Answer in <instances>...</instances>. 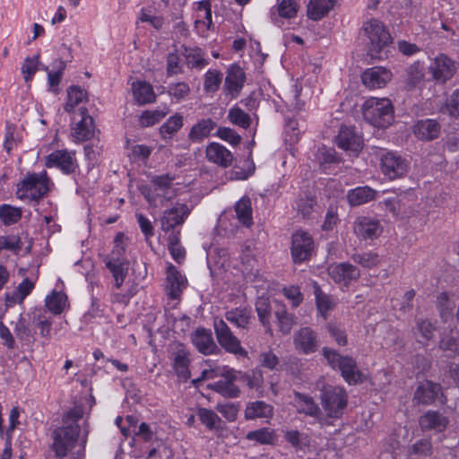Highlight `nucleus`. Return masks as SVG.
I'll return each mask as SVG.
<instances>
[{"label":"nucleus","instance_id":"32","mask_svg":"<svg viewBox=\"0 0 459 459\" xmlns=\"http://www.w3.org/2000/svg\"><path fill=\"white\" fill-rule=\"evenodd\" d=\"M433 446L430 438L417 440L408 447V459H431Z\"/></svg>","mask_w":459,"mask_h":459},{"label":"nucleus","instance_id":"7","mask_svg":"<svg viewBox=\"0 0 459 459\" xmlns=\"http://www.w3.org/2000/svg\"><path fill=\"white\" fill-rule=\"evenodd\" d=\"M220 379L212 384H210L208 387L220 394L225 398H237L240 394V389L237 383H238V371L224 367L219 369Z\"/></svg>","mask_w":459,"mask_h":459},{"label":"nucleus","instance_id":"57","mask_svg":"<svg viewBox=\"0 0 459 459\" xmlns=\"http://www.w3.org/2000/svg\"><path fill=\"white\" fill-rule=\"evenodd\" d=\"M66 67V62H60L59 71H50L48 66H44L43 70L48 74V82L51 90L55 93H58V85L60 84L62 75Z\"/></svg>","mask_w":459,"mask_h":459},{"label":"nucleus","instance_id":"48","mask_svg":"<svg viewBox=\"0 0 459 459\" xmlns=\"http://www.w3.org/2000/svg\"><path fill=\"white\" fill-rule=\"evenodd\" d=\"M67 297L62 292L53 291L46 297V307L51 313L60 315L64 311Z\"/></svg>","mask_w":459,"mask_h":459},{"label":"nucleus","instance_id":"63","mask_svg":"<svg viewBox=\"0 0 459 459\" xmlns=\"http://www.w3.org/2000/svg\"><path fill=\"white\" fill-rule=\"evenodd\" d=\"M318 160L321 165L337 164L341 161V158L333 148L323 147L318 150Z\"/></svg>","mask_w":459,"mask_h":459},{"label":"nucleus","instance_id":"46","mask_svg":"<svg viewBox=\"0 0 459 459\" xmlns=\"http://www.w3.org/2000/svg\"><path fill=\"white\" fill-rule=\"evenodd\" d=\"M246 439L255 441L260 445H272L275 439V434L269 428H261L247 433Z\"/></svg>","mask_w":459,"mask_h":459},{"label":"nucleus","instance_id":"38","mask_svg":"<svg viewBox=\"0 0 459 459\" xmlns=\"http://www.w3.org/2000/svg\"><path fill=\"white\" fill-rule=\"evenodd\" d=\"M106 267L108 269V271L111 273L114 280H115V287L116 289H120L123 285L125 279L128 273L129 270V262H110L109 260H107V262H104Z\"/></svg>","mask_w":459,"mask_h":459},{"label":"nucleus","instance_id":"37","mask_svg":"<svg viewBox=\"0 0 459 459\" xmlns=\"http://www.w3.org/2000/svg\"><path fill=\"white\" fill-rule=\"evenodd\" d=\"M183 55L186 57V65L189 68L203 69L208 65L207 60L204 59V53L201 48L184 47Z\"/></svg>","mask_w":459,"mask_h":459},{"label":"nucleus","instance_id":"18","mask_svg":"<svg viewBox=\"0 0 459 459\" xmlns=\"http://www.w3.org/2000/svg\"><path fill=\"white\" fill-rule=\"evenodd\" d=\"M294 397L297 402L296 409L298 413L312 417L321 425L326 423V419L312 396L304 393L294 392Z\"/></svg>","mask_w":459,"mask_h":459},{"label":"nucleus","instance_id":"51","mask_svg":"<svg viewBox=\"0 0 459 459\" xmlns=\"http://www.w3.org/2000/svg\"><path fill=\"white\" fill-rule=\"evenodd\" d=\"M255 311L260 323L267 329H270L271 306L269 299L263 297L258 298L255 302Z\"/></svg>","mask_w":459,"mask_h":459},{"label":"nucleus","instance_id":"50","mask_svg":"<svg viewBox=\"0 0 459 459\" xmlns=\"http://www.w3.org/2000/svg\"><path fill=\"white\" fill-rule=\"evenodd\" d=\"M228 118L233 125L238 126L244 129H247L251 125L250 116L244 112L239 107L234 106L230 108Z\"/></svg>","mask_w":459,"mask_h":459},{"label":"nucleus","instance_id":"21","mask_svg":"<svg viewBox=\"0 0 459 459\" xmlns=\"http://www.w3.org/2000/svg\"><path fill=\"white\" fill-rule=\"evenodd\" d=\"M392 73L382 66H374L365 70L361 74L363 84L369 89H380L391 81Z\"/></svg>","mask_w":459,"mask_h":459},{"label":"nucleus","instance_id":"43","mask_svg":"<svg viewBox=\"0 0 459 459\" xmlns=\"http://www.w3.org/2000/svg\"><path fill=\"white\" fill-rule=\"evenodd\" d=\"M196 415L200 421L210 430L212 429H221V420L217 415L216 412H214L211 409L207 408H198L196 411Z\"/></svg>","mask_w":459,"mask_h":459},{"label":"nucleus","instance_id":"13","mask_svg":"<svg viewBox=\"0 0 459 459\" xmlns=\"http://www.w3.org/2000/svg\"><path fill=\"white\" fill-rule=\"evenodd\" d=\"M47 168H56L65 175L73 174L78 168L74 153L67 150H56L46 157Z\"/></svg>","mask_w":459,"mask_h":459},{"label":"nucleus","instance_id":"49","mask_svg":"<svg viewBox=\"0 0 459 459\" xmlns=\"http://www.w3.org/2000/svg\"><path fill=\"white\" fill-rule=\"evenodd\" d=\"M22 218V210L10 204L0 205V220L5 226L16 223Z\"/></svg>","mask_w":459,"mask_h":459},{"label":"nucleus","instance_id":"40","mask_svg":"<svg viewBox=\"0 0 459 459\" xmlns=\"http://www.w3.org/2000/svg\"><path fill=\"white\" fill-rule=\"evenodd\" d=\"M235 212L238 221L243 225L249 227L253 223L252 207L249 197L244 196L238 202H237L235 204Z\"/></svg>","mask_w":459,"mask_h":459},{"label":"nucleus","instance_id":"36","mask_svg":"<svg viewBox=\"0 0 459 459\" xmlns=\"http://www.w3.org/2000/svg\"><path fill=\"white\" fill-rule=\"evenodd\" d=\"M423 68L420 61H416L409 65L405 70V88L407 91H412L423 81Z\"/></svg>","mask_w":459,"mask_h":459},{"label":"nucleus","instance_id":"16","mask_svg":"<svg viewBox=\"0 0 459 459\" xmlns=\"http://www.w3.org/2000/svg\"><path fill=\"white\" fill-rule=\"evenodd\" d=\"M189 213L188 206L179 203H177L172 208L165 210L160 218L162 230L165 232L176 231V227L183 224Z\"/></svg>","mask_w":459,"mask_h":459},{"label":"nucleus","instance_id":"10","mask_svg":"<svg viewBox=\"0 0 459 459\" xmlns=\"http://www.w3.org/2000/svg\"><path fill=\"white\" fill-rule=\"evenodd\" d=\"M410 162L394 152H385L380 156L381 172L389 179L403 178L407 172Z\"/></svg>","mask_w":459,"mask_h":459},{"label":"nucleus","instance_id":"17","mask_svg":"<svg viewBox=\"0 0 459 459\" xmlns=\"http://www.w3.org/2000/svg\"><path fill=\"white\" fill-rule=\"evenodd\" d=\"M327 271L334 282L343 283L345 286L360 277L359 269L348 262L332 264Z\"/></svg>","mask_w":459,"mask_h":459},{"label":"nucleus","instance_id":"61","mask_svg":"<svg viewBox=\"0 0 459 459\" xmlns=\"http://www.w3.org/2000/svg\"><path fill=\"white\" fill-rule=\"evenodd\" d=\"M298 4L294 0H281L278 4V13L281 17L290 19L296 16Z\"/></svg>","mask_w":459,"mask_h":459},{"label":"nucleus","instance_id":"11","mask_svg":"<svg viewBox=\"0 0 459 459\" xmlns=\"http://www.w3.org/2000/svg\"><path fill=\"white\" fill-rule=\"evenodd\" d=\"M437 400H439L441 403H446V397L440 384L430 380H424L418 384L412 399L415 405H431Z\"/></svg>","mask_w":459,"mask_h":459},{"label":"nucleus","instance_id":"52","mask_svg":"<svg viewBox=\"0 0 459 459\" xmlns=\"http://www.w3.org/2000/svg\"><path fill=\"white\" fill-rule=\"evenodd\" d=\"M354 263L364 268H372L378 264L379 255L375 252L354 253L351 255Z\"/></svg>","mask_w":459,"mask_h":459},{"label":"nucleus","instance_id":"62","mask_svg":"<svg viewBox=\"0 0 459 459\" xmlns=\"http://www.w3.org/2000/svg\"><path fill=\"white\" fill-rule=\"evenodd\" d=\"M190 92L189 85L185 82L170 83L168 86V93L171 97L180 100L186 98Z\"/></svg>","mask_w":459,"mask_h":459},{"label":"nucleus","instance_id":"59","mask_svg":"<svg viewBox=\"0 0 459 459\" xmlns=\"http://www.w3.org/2000/svg\"><path fill=\"white\" fill-rule=\"evenodd\" d=\"M214 135L223 141L228 142L233 146H237L241 142V136L234 129L230 127H218Z\"/></svg>","mask_w":459,"mask_h":459},{"label":"nucleus","instance_id":"54","mask_svg":"<svg viewBox=\"0 0 459 459\" xmlns=\"http://www.w3.org/2000/svg\"><path fill=\"white\" fill-rule=\"evenodd\" d=\"M22 244L18 235L0 236V251L9 250L17 255L22 250Z\"/></svg>","mask_w":459,"mask_h":459},{"label":"nucleus","instance_id":"25","mask_svg":"<svg viewBox=\"0 0 459 459\" xmlns=\"http://www.w3.org/2000/svg\"><path fill=\"white\" fill-rule=\"evenodd\" d=\"M449 423L448 419L437 411L429 410L419 419V424L422 431L443 432Z\"/></svg>","mask_w":459,"mask_h":459},{"label":"nucleus","instance_id":"15","mask_svg":"<svg viewBox=\"0 0 459 459\" xmlns=\"http://www.w3.org/2000/svg\"><path fill=\"white\" fill-rule=\"evenodd\" d=\"M335 143L345 152L355 155L362 150L363 141L353 126H342L335 137Z\"/></svg>","mask_w":459,"mask_h":459},{"label":"nucleus","instance_id":"8","mask_svg":"<svg viewBox=\"0 0 459 459\" xmlns=\"http://www.w3.org/2000/svg\"><path fill=\"white\" fill-rule=\"evenodd\" d=\"M214 332L219 344L230 353L246 358L247 351L241 346L240 341L232 333L223 319L214 318Z\"/></svg>","mask_w":459,"mask_h":459},{"label":"nucleus","instance_id":"39","mask_svg":"<svg viewBox=\"0 0 459 459\" xmlns=\"http://www.w3.org/2000/svg\"><path fill=\"white\" fill-rule=\"evenodd\" d=\"M125 238V235L122 232L117 233L114 238V247L112 251L105 255L103 258V262H107L109 260L110 262L117 263V262H129V260L126 257V247L123 245V240Z\"/></svg>","mask_w":459,"mask_h":459},{"label":"nucleus","instance_id":"44","mask_svg":"<svg viewBox=\"0 0 459 459\" xmlns=\"http://www.w3.org/2000/svg\"><path fill=\"white\" fill-rule=\"evenodd\" d=\"M168 247L173 259L177 263H181L185 259L186 251L180 246V230L172 231L168 237Z\"/></svg>","mask_w":459,"mask_h":459},{"label":"nucleus","instance_id":"27","mask_svg":"<svg viewBox=\"0 0 459 459\" xmlns=\"http://www.w3.org/2000/svg\"><path fill=\"white\" fill-rule=\"evenodd\" d=\"M80 113L82 118L74 128L73 134L78 141L84 142L94 136L95 126L93 118L88 114L87 108H81Z\"/></svg>","mask_w":459,"mask_h":459},{"label":"nucleus","instance_id":"47","mask_svg":"<svg viewBox=\"0 0 459 459\" xmlns=\"http://www.w3.org/2000/svg\"><path fill=\"white\" fill-rule=\"evenodd\" d=\"M263 382V374L260 369H254L248 372L238 371V383L246 384L250 389L260 388Z\"/></svg>","mask_w":459,"mask_h":459},{"label":"nucleus","instance_id":"5","mask_svg":"<svg viewBox=\"0 0 459 459\" xmlns=\"http://www.w3.org/2000/svg\"><path fill=\"white\" fill-rule=\"evenodd\" d=\"M319 400L325 419H341L348 406V393L340 385H325L320 390Z\"/></svg>","mask_w":459,"mask_h":459},{"label":"nucleus","instance_id":"2","mask_svg":"<svg viewBox=\"0 0 459 459\" xmlns=\"http://www.w3.org/2000/svg\"><path fill=\"white\" fill-rule=\"evenodd\" d=\"M322 355L333 369L341 371V376L348 385H355L364 381V375L358 368L357 362L352 357L343 356L327 347L322 349Z\"/></svg>","mask_w":459,"mask_h":459},{"label":"nucleus","instance_id":"28","mask_svg":"<svg viewBox=\"0 0 459 459\" xmlns=\"http://www.w3.org/2000/svg\"><path fill=\"white\" fill-rule=\"evenodd\" d=\"M185 288L184 279L177 268L170 264L167 268L166 290L170 299H178Z\"/></svg>","mask_w":459,"mask_h":459},{"label":"nucleus","instance_id":"34","mask_svg":"<svg viewBox=\"0 0 459 459\" xmlns=\"http://www.w3.org/2000/svg\"><path fill=\"white\" fill-rule=\"evenodd\" d=\"M133 94L140 105L152 103L156 100L152 86L146 82H137L133 84Z\"/></svg>","mask_w":459,"mask_h":459},{"label":"nucleus","instance_id":"42","mask_svg":"<svg viewBox=\"0 0 459 459\" xmlns=\"http://www.w3.org/2000/svg\"><path fill=\"white\" fill-rule=\"evenodd\" d=\"M278 321L279 331L287 335L290 333L292 326L296 324L297 317L294 314L288 313L285 307L281 306L275 311Z\"/></svg>","mask_w":459,"mask_h":459},{"label":"nucleus","instance_id":"53","mask_svg":"<svg viewBox=\"0 0 459 459\" xmlns=\"http://www.w3.org/2000/svg\"><path fill=\"white\" fill-rule=\"evenodd\" d=\"M39 54H36L32 57L28 56L24 59L21 71L26 82L32 80L39 69Z\"/></svg>","mask_w":459,"mask_h":459},{"label":"nucleus","instance_id":"35","mask_svg":"<svg viewBox=\"0 0 459 459\" xmlns=\"http://www.w3.org/2000/svg\"><path fill=\"white\" fill-rule=\"evenodd\" d=\"M184 126V117L176 113L160 127L159 132L162 139H171Z\"/></svg>","mask_w":459,"mask_h":459},{"label":"nucleus","instance_id":"4","mask_svg":"<svg viewBox=\"0 0 459 459\" xmlns=\"http://www.w3.org/2000/svg\"><path fill=\"white\" fill-rule=\"evenodd\" d=\"M364 119L378 128L389 126L394 118L392 101L387 98H369L362 106Z\"/></svg>","mask_w":459,"mask_h":459},{"label":"nucleus","instance_id":"12","mask_svg":"<svg viewBox=\"0 0 459 459\" xmlns=\"http://www.w3.org/2000/svg\"><path fill=\"white\" fill-rule=\"evenodd\" d=\"M455 61L445 54L437 56L429 66V73L437 83H446L455 75Z\"/></svg>","mask_w":459,"mask_h":459},{"label":"nucleus","instance_id":"33","mask_svg":"<svg viewBox=\"0 0 459 459\" xmlns=\"http://www.w3.org/2000/svg\"><path fill=\"white\" fill-rule=\"evenodd\" d=\"M335 0H310L307 4V17L313 21H319L328 14L333 7Z\"/></svg>","mask_w":459,"mask_h":459},{"label":"nucleus","instance_id":"23","mask_svg":"<svg viewBox=\"0 0 459 459\" xmlns=\"http://www.w3.org/2000/svg\"><path fill=\"white\" fill-rule=\"evenodd\" d=\"M246 81V74L243 69L237 64H233L227 71L224 90L230 94L231 98H237L241 91Z\"/></svg>","mask_w":459,"mask_h":459},{"label":"nucleus","instance_id":"55","mask_svg":"<svg viewBox=\"0 0 459 459\" xmlns=\"http://www.w3.org/2000/svg\"><path fill=\"white\" fill-rule=\"evenodd\" d=\"M222 81V74L217 70H208L204 75V88L206 92H215Z\"/></svg>","mask_w":459,"mask_h":459},{"label":"nucleus","instance_id":"6","mask_svg":"<svg viewBox=\"0 0 459 459\" xmlns=\"http://www.w3.org/2000/svg\"><path fill=\"white\" fill-rule=\"evenodd\" d=\"M50 178L46 171L28 173L17 185L16 196L21 200L39 201L49 191Z\"/></svg>","mask_w":459,"mask_h":459},{"label":"nucleus","instance_id":"41","mask_svg":"<svg viewBox=\"0 0 459 459\" xmlns=\"http://www.w3.org/2000/svg\"><path fill=\"white\" fill-rule=\"evenodd\" d=\"M87 92L84 89L77 85H72L67 89V101L64 106L67 113H72L74 107L78 106L84 99Z\"/></svg>","mask_w":459,"mask_h":459},{"label":"nucleus","instance_id":"9","mask_svg":"<svg viewBox=\"0 0 459 459\" xmlns=\"http://www.w3.org/2000/svg\"><path fill=\"white\" fill-rule=\"evenodd\" d=\"M315 249V242L311 234L298 230L292 234L290 255L295 264L308 261Z\"/></svg>","mask_w":459,"mask_h":459},{"label":"nucleus","instance_id":"14","mask_svg":"<svg viewBox=\"0 0 459 459\" xmlns=\"http://www.w3.org/2000/svg\"><path fill=\"white\" fill-rule=\"evenodd\" d=\"M295 349L302 354L308 355L317 351L319 341L317 333L311 327L304 326L293 335Z\"/></svg>","mask_w":459,"mask_h":459},{"label":"nucleus","instance_id":"3","mask_svg":"<svg viewBox=\"0 0 459 459\" xmlns=\"http://www.w3.org/2000/svg\"><path fill=\"white\" fill-rule=\"evenodd\" d=\"M363 34L368 38V54L371 59L382 60L387 57L385 48L392 43V37L382 22L371 20L363 27Z\"/></svg>","mask_w":459,"mask_h":459},{"label":"nucleus","instance_id":"30","mask_svg":"<svg viewBox=\"0 0 459 459\" xmlns=\"http://www.w3.org/2000/svg\"><path fill=\"white\" fill-rule=\"evenodd\" d=\"M377 191L370 186H357L348 191L347 200L351 206L362 205L376 199Z\"/></svg>","mask_w":459,"mask_h":459},{"label":"nucleus","instance_id":"24","mask_svg":"<svg viewBox=\"0 0 459 459\" xmlns=\"http://www.w3.org/2000/svg\"><path fill=\"white\" fill-rule=\"evenodd\" d=\"M205 157L208 161L221 168H228L232 164L233 154L222 144L212 142L206 146Z\"/></svg>","mask_w":459,"mask_h":459},{"label":"nucleus","instance_id":"20","mask_svg":"<svg viewBox=\"0 0 459 459\" xmlns=\"http://www.w3.org/2000/svg\"><path fill=\"white\" fill-rule=\"evenodd\" d=\"M191 340L196 350L204 355L217 354L221 351L209 329L198 327L192 333Z\"/></svg>","mask_w":459,"mask_h":459},{"label":"nucleus","instance_id":"60","mask_svg":"<svg viewBox=\"0 0 459 459\" xmlns=\"http://www.w3.org/2000/svg\"><path fill=\"white\" fill-rule=\"evenodd\" d=\"M165 115L166 113L159 110H146L142 113L139 122L141 126L149 127L159 123L165 117Z\"/></svg>","mask_w":459,"mask_h":459},{"label":"nucleus","instance_id":"1","mask_svg":"<svg viewBox=\"0 0 459 459\" xmlns=\"http://www.w3.org/2000/svg\"><path fill=\"white\" fill-rule=\"evenodd\" d=\"M50 448L56 459L69 456V459H85L88 431L82 435L79 423L71 422L56 427L51 432Z\"/></svg>","mask_w":459,"mask_h":459},{"label":"nucleus","instance_id":"26","mask_svg":"<svg viewBox=\"0 0 459 459\" xmlns=\"http://www.w3.org/2000/svg\"><path fill=\"white\" fill-rule=\"evenodd\" d=\"M354 232L363 239L377 238L381 232L379 221L369 217H359L354 223Z\"/></svg>","mask_w":459,"mask_h":459},{"label":"nucleus","instance_id":"64","mask_svg":"<svg viewBox=\"0 0 459 459\" xmlns=\"http://www.w3.org/2000/svg\"><path fill=\"white\" fill-rule=\"evenodd\" d=\"M446 112L449 116L459 117V90H455L447 99L445 104Z\"/></svg>","mask_w":459,"mask_h":459},{"label":"nucleus","instance_id":"22","mask_svg":"<svg viewBox=\"0 0 459 459\" xmlns=\"http://www.w3.org/2000/svg\"><path fill=\"white\" fill-rule=\"evenodd\" d=\"M173 368L177 377L182 382H186L191 377L189 370L190 359L189 351L182 343L176 345V351L172 353Z\"/></svg>","mask_w":459,"mask_h":459},{"label":"nucleus","instance_id":"31","mask_svg":"<svg viewBox=\"0 0 459 459\" xmlns=\"http://www.w3.org/2000/svg\"><path fill=\"white\" fill-rule=\"evenodd\" d=\"M273 416V405L265 403L264 401L248 403L245 409V418L247 420H255L257 418L271 419Z\"/></svg>","mask_w":459,"mask_h":459},{"label":"nucleus","instance_id":"29","mask_svg":"<svg viewBox=\"0 0 459 459\" xmlns=\"http://www.w3.org/2000/svg\"><path fill=\"white\" fill-rule=\"evenodd\" d=\"M216 126V122L212 118H202L191 127L187 138L191 143H202Z\"/></svg>","mask_w":459,"mask_h":459},{"label":"nucleus","instance_id":"58","mask_svg":"<svg viewBox=\"0 0 459 459\" xmlns=\"http://www.w3.org/2000/svg\"><path fill=\"white\" fill-rule=\"evenodd\" d=\"M439 349L448 351L450 358L459 356V340L452 335H446L440 340Z\"/></svg>","mask_w":459,"mask_h":459},{"label":"nucleus","instance_id":"19","mask_svg":"<svg viewBox=\"0 0 459 459\" xmlns=\"http://www.w3.org/2000/svg\"><path fill=\"white\" fill-rule=\"evenodd\" d=\"M441 124L433 118L417 120L412 126L414 136L422 142H431L441 134Z\"/></svg>","mask_w":459,"mask_h":459},{"label":"nucleus","instance_id":"56","mask_svg":"<svg viewBox=\"0 0 459 459\" xmlns=\"http://www.w3.org/2000/svg\"><path fill=\"white\" fill-rule=\"evenodd\" d=\"M316 204V199L313 195L300 196L296 202L298 212L304 217H309Z\"/></svg>","mask_w":459,"mask_h":459},{"label":"nucleus","instance_id":"45","mask_svg":"<svg viewBox=\"0 0 459 459\" xmlns=\"http://www.w3.org/2000/svg\"><path fill=\"white\" fill-rule=\"evenodd\" d=\"M225 319L239 328H246L250 321L249 312L246 308L238 307L225 313Z\"/></svg>","mask_w":459,"mask_h":459}]
</instances>
